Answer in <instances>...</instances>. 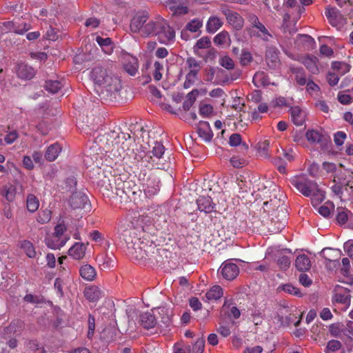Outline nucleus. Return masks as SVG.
<instances>
[{"mask_svg": "<svg viewBox=\"0 0 353 353\" xmlns=\"http://www.w3.org/2000/svg\"><path fill=\"white\" fill-rule=\"evenodd\" d=\"M164 152L165 148L163 145V144L160 142H155L152 150V153L153 154L154 157H155L157 159H160L162 157Z\"/></svg>", "mask_w": 353, "mask_h": 353, "instance_id": "obj_55", "label": "nucleus"}, {"mask_svg": "<svg viewBox=\"0 0 353 353\" xmlns=\"http://www.w3.org/2000/svg\"><path fill=\"white\" fill-rule=\"evenodd\" d=\"M3 26L5 30L19 34H23L31 28L30 24L18 21H6L3 23Z\"/></svg>", "mask_w": 353, "mask_h": 353, "instance_id": "obj_8", "label": "nucleus"}, {"mask_svg": "<svg viewBox=\"0 0 353 353\" xmlns=\"http://www.w3.org/2000/svg\"><path fill=\"white\" fill-rule=\"evenodd\" d=\"M163 18L157 17L154 20H150L143 26V35L148 36H157L159 27L161 25V21H163Z\"/></svg>", "mask_w": 353, "mask_h": 353, "instance_id": "obj_9", "label": "nucleus"}, {"mask_svg": "<svg viewBox=\"0 0 353 353\" xmlns=\"http://www.w3.org/2000/svg\"><path fill=\"white\" fill-rule=\"evenodd\" d=\"M148 248L150 249V250H145V245H143V247H139V248H135V255L134 256V258L137 261L150 260V251H152V250H158V249L156 248L155 245H150ZM152 253H154V251H152Z\"/></svg>", "mask_w": 353, "mask_h": 353, "instance_id": "obj_23", "label": "nucleus"}, {"mask_svg": "<svg viewBox=\"0 0 353 353\" xmlns=\"http://www.w3.org/2000/svg\"><path fill=\"white\" fill-rule=\"evenodd\" d=\"M318 59L312 55H307L303 58L302 63L306 68L312 74L319 72Z\"/></svg>", "mask_w": 353, "mask_h": 353, "instance_id": "obj_25", "label": "nucleus"}, {"mask_svg": "<svg viewBox=\"0 0 353 353\" xmlns=\"http://www.w3.org/2000/svg\"><path fill=\"white\" fill-rule=\"evenodd\" d=\"M342 347L341 343L338 340H330L328 341L325 353H333L340 350Z\"/></svg>", "mask_w": 353, "mask_h": 353, "instance_id": "obj_49", "label": "nucleus"}, {"mask_svg": "<svg viewBox=\"0 0 353 353\" xmlns=\"http://www.w3.org/2000/svg\"><path fill=\"white\" fill-rule=\"evenodd\" d=\"M252 60V57L250 52L248 51H242L240 57V63L243 65H248Z\"/></svg>", "mask_w": 353, "mask_h": 353, "instance_id": "obj_63", "label": "nucleus"}, {"mask_svg": "<svg viewBox=\"0 0 353 353\" xmlns=\"http://www.w3.org/2000/svg\"><path fill=\"white\" fill-rule=\"evenodd\" d=\"M205 341L203 339H198L193 345L190 353H203Z\"/></svg>", "mask_w": 353, "mask_h": 353, "instance_id": "obj_56", "label": "nucleus"}, {"mask_svg": "<svg viewBox=\"0 0 353 353\" xmlns=\"http://www.w3.org/2000/svg\"><path fill=\"white\" fill-rule=\"evenodd\" d=\"M202 26H203L202 20L197 19V18L193 19L189 23H187V25L185 26V30H184L181 32L182 38L187 39L185 37V30H188L191 32H197L200 31V28L202 27Z\"/></svg>", "mask_w": 353, "mask_h": 353, "instance_id": "obj_30", "label": "nucleus"}, {"mask_svg": "<svg viewBox=\"0 0 353 353\" xmlns=\"http://www.w3.org/2000/svg\"><path fill=\"white\" fill-rule=\"evenodd\" d=\"M250 315L252 317V321L255 325H261L263 319V313L261 309L253 308L250 310Z\"/></svg>", "mask_w": 353, "mask_h": 353, "instance_id": "obj_48", "label": "nucleus"}, {"mask_svg": "<svg viewBox=\"0 0 353 353\" xmlns=\"http://www.w3.org/2000/svg\"><path fill=\"white\" fill-rule=\"evenodd\" d=\"M26 206L30 212H36L39 207V199L34 194H28L26 199Z\"/></svg>", "mask_w": 353, "mask_h": 353, "instance_id": "obj_38", "label": "nucleus"}, {"mask_svg": "<svg viewBox=\"0 0 353 353\" xmlns=\"http://www.w3.org/2000/svg\"><path fill=\"white\" fill-rule=\"evenodd\" d=\"M199 136L205 141H210L213 137V132L207 121H200L197 126Z\"/></svg>", "mask_w": 353, "mask_h": 353, "instance_id": "obj_17", "label": "nucleus"}, {"mask_svg": "<svg viewBox=\"0 0 353 353\" xmlns=\"http://www.w3.org/2000/svg\"><path fill=\"white\" fill-rule=\"evenodd\" d=\"M350 214H352V213L347 209L337 208V222L341 225L345 224L347 221Z\"/></svg>", "mask_w": 353, "mask_h": 353, "instance_id": "obj_45", "label": "nucleus"}, {"mask_svg": "<svg viewBox=\"0 0 353 353\" xmlns=\"http://www.w3.org/2000/svg\"><path fill=\"white\" fill-rule=\"evenodd\" d=\"M332 68L339 75L342 76L348 72L350 70L349 64L345 62L334 61L332 64Z\"/></svg>", "mask_w": 353, "mask_h": 353, "instance_id": "obj_39", "label": "nucleus"}, {"mask_svg": "<svg viewBox=\"0 0 353 353\" xmlns=\"http://www.w3.org/2000/svg\"><path fill=\"white\" fill-rule=\"evenodd\" d=\"M212 112L213 107L210 104H203L199 108V114L204 117H209Z\"/></svg>", "mask_w": 353, "mask_h": 353, "instance_id": "obj_62", "label": "nucleus"}, {"mask_svg": "<svg viewBox=\"0 0 353 353\" xmlns=\"http://www.w3.org/2000/svg\"><path fill=\"white\" fill-rule=\"evenodd\" d=\"M23 323L19 321H13L12 323L6 328V333H13L17 334V332H20L23 328Z\"/></svg>", "mask_w": 353, "mask_h": 353, "instance_id": "obj_54", "label": "nucleus"}, {"mask_svg": "<svg viewBox=\"0 0 353 353\" xmlns=\"http://www.w3.org/2000/svg\"><path fill=\"white\" fill-rule=\"evenodd\" d=\"M196 203L198 209L205 213H210L214 209V204L212 203V200L210 196H200L197 199Z\"/></svg>", "mask_w": 353, "mask_h": 353, "instance_id": "obj_18", "label": "nucleus"}, {"mask_svg": "<svg viewBox=\"0 0 353 353\" xmlns=\"http://www.w3.org/2000/svg\"><path fill=\"white\" fill-rule=\"evenodd\" d=\"M138 61L135 58H132L131 61L125 63L124 65V69L125 72L130 76H134L138 71Z\"/></svg>", "mask_w": 353, "mask_h": 353, "instance_id": "obj_44", "label": "nucleus"}, {"mask_svg": "<svg viewBox=\"0 0 353 353\" xmlns=\"http://www.w3.org/2000/svg\"><path fill=\"white\" fill-rule=\"evenodd\" d=\"M334 208V204L332 202L327 201L323 205L321 206L318 211L319 214L324 217H328Z\"/></svg>", "mask_w": 353, "mask_h": 353, "instance_id": "obj_52", "label": "nucleus"}, {"mask_svg": "<svg viewBox=\"0 0 353 353\" xmlns=\"http://www.w3.org/2000/svg\"><path fill=\"white\" fill-rule=\"evenodd\" d=\"M46 89L51 93H57L62 87V83L59 81L48 80L46 82Z\"/></svg>", "mask_w": 353, "mask_h": 353, "instance_id": "obj_47", "label": "nucleus"}, {"mask_svg": "<svg viewBox=\"0 0 353 353\" xmlns=\"http://www.w3.org/2000/svg\"><path fill=\"white\" fill-rule=\"evenodd\" d=\"M241 136L237 133L232 134L229 139V144L232 147L239 145L241 143Z\"/></svg>", "mask_w": 353, "mask_h": 353, "instance_id": "obj_64", "label": "nucleus"}, {"mask_svg": "<svg viewBox=\"0 0 353 353\" xmlns=\"http://www.w3.org/2000/svg\"><path fill=\"white\" fill-rule=\"evenodd\" d=\"M157 37L160 43L168 44L174 40L175 31L170 27L167 21L163 19V21H161V25L159 27V30L157 32Z\"/></svg>", "mask_w": 353, "mask_h": 353, "instance_id": "obj_7", "label": "nucleus"}, {"mask_svg": "<svg viewBox=\"0 0 353 353\" xmlns=\"http://www.w3.org/2000/svg\"><path fill=\"white\" fill-rule=\"evenodd\" d=\"M197 74L196 70H190V72L186 74L185 79L183 83V88L188 89L194 85L197 80Z\"/></svg>", "mask_w": 353, "mask_h": 353, "instance_id": "obj_40", "label": "nucleus"}, {"mask_svg": "<svg viewBox=\"0 0 353 353\" xmlns=\"http://www.w3.org/2000/svg\"><path fill=\"white\" fill-rule=\"evenodd\" d=\"M17 246L23 250L25 254L31 259H34L37 256L35 247L32 243L28 240H21L18 242Z\"/></svg>", "mask_w": 353, "mask_h": 353, "instance_id": "obj_21", "label": "nucleus"}, {"mask_svg": "<svg viewBox=\"0 0 353 353\" xmlns=\"http://www.w3.org/2000/svg\"><path fill=\"white\" fill-rule=\"evenodd\" d=\"M16 193H17L16 188L12 185L6 186L4 188L3 196L10 202L13 201L14 200L15 196H16Z\"/></svg>", "mask_w": 353, "mask_h": 353, "instance_id": "obj_50", "label": "nucleus"}, {"mask_svg": "<svg viewBox=\"0 0 353 353\" xmlns=\"http://www.w3.org/2000/svg\"><path fill=\"white\" fill-rule=\"evenodd\" d=\"M84 296L89 301H97L102 296L100 289L97 286H90L84 290Z\"/></svg>", "mask_w": 353, "mask_h": 353, "instance_id": "obj_28", "label": "nucleus"}, {"mask_svg": "<svg viewBox=\"0 0 353 353\" xmlns=\"http://www.w3.org/2000/svg\"><path fill=\"white\" fill-rule=\"evenodd\" d=\"M159 191V181L155 179L148 180L143 185L144 194L148 198L156 195Z\"/></svg>", "mask_w": 353, "mask_h": 353, "instance_id": "obj_22", "label": "nucleus"}, {"mask_svg": "<svg viewBox=\"0 0 353 353\" xmlns=\"http://www.w3.org/2000/svg\"><path fill=\"white\" fill-rule=\"evenodd\" d=\"M154 71L153 72L154 79L159 81L162 78L161 71L163 70V65L159 61H155L154 63Z\"/></svg>", "mask_w": 353, "mask_h": 353, "instance_id": "obj_58", "label": "nucleus"}, {"mask_svg": "<svg viewBox=\"0 0 353 353\" xmlns=\"http://www.w3.org/2000/svg\"><path fill=\"white\" fill-rule=\"evenodd\" d=\"M87 245L83 243H75L68 250V255L72 259L80 260L85 256Z\"/></svg>", "mask_w": 353, "mask_h": 353, "instance_id": "obj_15", "label": "nucleus"}, {"mask_svg": "<svg viewBox=\"0 0 353 353\" xmlns=\"http://www.w3.org/2000/svg\"><path fill=\"white\" fill-rule=\"evenodd\" d=\"M223 289L219 285L212 287L205 294L208 301H216L223 296Z\"/></svg>", "mask_w": 353, "mask_h": 353, "instance_id": "obj_36", "label": "nucleus"}, {"mask_svg": "<svg viewBox=\"0 0 353 353\" xmlns=\"http://www.w3.org/2000/svg\"><path fill=\"white\" fill-rule=\"evenodd\" d=\"M94 83L101 90L109 94L119 91L121 81L118 77L102 67H96L92 69L90 74Z\"/></svg>", "mask_w": 353, "mask_h": 353, "instance_id": "obj_1", "label": "nucleus"}, {"mask_svg": "<svg viewBox=\"0 0 353 353\" xmlns=\"http://www.w3.org/2000/svg\"><path fill=\"white\" fill-rule=\"evenodd\" d=\"M148 20L145 14H137L133 17L130 23V30L133 32H140L143 36V29Z\"/></svg>", "mask_w": 353, "mask_h": 353, "instance_id": "obj_13", "label": "nucleus"}, {"mask_svg": "<svg viewBox=\"0 0 353 353\" xmlns=\"http://www.w3.org/2000/svg\"><path fill=\"white\" fill-rule=\"evenodd\" d=\"M16 72L19 78L24 80L32 79L36 74L35 70L32 66L24 63L17 64Z\"/></svg>", "mask_w": 353, "mask_h": 353, "instance_id": "obj_10", "label": "nucleus"}, {"mask_svg": "<svg viewBox=\"0 0 353 353\" xmlns=\"http://www.w3.org/2000/svg\"><path fill=\"white\" fill-rule=\"evenodd\" d=\"M211 41L208 37H203L199 39L194 46V52L198 54V51L201 49H207L210 47Z\"/></svg>", "mask_w": 353, "mask_h": 353, "instance_id": "obj_43", "label": "nucleus"}, {"mask_svg": "<svg viewBox=\"0 0 353 353\" xmlns=\"http://www.w3.org/2000/svg\"><path fill=\"white\" fill-rule=\"evenodd\" d=\"M338 100L341 103L347 105L353 102V96L351 97L345 92H341L338 94Z\"/></svg>", "mask_w": 353, "mask_h": 353, "instance_id": "obj_59", "label": "nucleus"}, {"mask_svg": "<svg viewBox=\"0 0 353 353\" xmlns=\"http://www.w3.org/2000/svg\"><path fill=\"white\" fill-rule=\"evenodd\" d=\"M70 236L67 232V226L64 223H59L54 228L53 233L46 238L48 248L52 250L60 249L65 245Z\"/></svg>", "mask_w": 353, "mask_h": 353, "instance_id": "obj_3", "label": "nucleus"}, {"mask_svg": "<svg viewBox=\"0 0 353 353\" xmlns=\"http://www.w3.org/2000/svg\"><path fill=\"white\" fill-rule=\"evenodd\" d=\"M62 150L61 145L58 143L50 145L46 150L45 157L48 161H54Z\"/></svg>", "mask_w": 353, "mask_h": 353, "instance_id": "obj_27", "label": "nucleus"}, {"mask_svg": "<svg viewBox=\"0 0 353 353\" xmlns=\"http://www.w3.org/2000/svg\"><path fill=\"white\" fill-rule=\"evenodd\" d=\"M88 202V196L81 192H74L69 201L70 205L73 209L83 208Z\"/></svg>", "mask_w": 353, "mask_h": 353, "instance_id": "obj_14", "label": "nucleus"}, {"mask_svg": "<svg viewBox=\"0 0 353 353\" xmlns=\"http://www.w3.org/2000/svg\"><path fill=\"white\" fill-rule=\"evenodd\" d=\"M223 24V20L217 16L209 17L206 23V31L209 33L216 32Z\"/></svg>", "mask_w": 353, "mask_h": 353, "instance_id": "obj_24", "label": "nucleus"}, {"mask_svg": "<svg viewBox=\"0 0 353 353\" xmlns=\"http://www.w3.org/2000/svg\"><path fill=\"white\" fill-rule=\"evenodd\" d=\"M306 137L312 143H319L322 141L323 135L318 130H309L306 132Z\"/></svg>", "mask_w": 353, "mask_h": 353, "instance_id": "obj_42", "label": "nucleus"}, {"mask_svg": "<svg viewBox=\"0 0 353 353\" xmlns=\"http://www.w3.org/2000/svg\"><path fill=\"white\" fill-rule=\"evenodd\" d=\"M290 114L293 123L297 126L302 125L305 120V112L299 107L295 106L290 109Z\"/></svg>", "mask_w": 353, "mask_h": 353, "instance_id": "obj_19", "label": "nucleus"}, {"mask_svg": "<svg viewBox=\"0 0 353 353\" xmlns=\"http://www.w3.org/2000/svg\"><path fill=\"white\" fill-rule=\"evenodd\" d=\"M219 63L223 68L228 70H232L234 67L233 60L228 56H224L220 59Z\"/></svg>", "mask_w": 353, "mask_h": 353, "instance_id": "obj_60", "label": "nucleus"}, {"mask_svg": "<svg viewBox=\"0 0 353 353\" xmlns=\"http://www.w3.org/2000/svg\"><path fill=\"white\" fill-rule=\"evenodd\" d=\"M321 252L323 257L329 261H338L341 255L339 249L324 248Z\"/></svg>", "mask_w": 353, "mask_h": 353, "instance_id": "obj_32", "label": "nucleus"}, {"mask_svg": "<svg viewBox=\"0 0 353 353\" xmlns=\"http://www.w3.org/2000/svg\"><path fill=\"white\" fill-rule=\"evenodd\" d=\"M52 212L48 209L41 210L37 216V221L41 224L48 223L51 219Z\"/></svg>", "mask_w": 353, "mask_h": 353, "instance_id": "obj_51", "label": "nucleus"}, {"mask_svg": "<svg viewBox=\"0 0 353 353\" xmlns=\"http://www.w3.org/2000/svg\"><path fill=\"white\" fill-rule=\"evenodd\" d=\"M325 16L332 26L340 27L345 23V19L336 8L327 9Z\"/></svg>", "mask_w": 353, "mask_h": 353, "instance_id": "obj_11", "label": "nucleus"}, {"mask_svg": "<svg viewBox=\"0 0 353 353\" xmlns=\"http://www.w3.org/2000/svg\"><path fill=\"white\" fill-rule=\"evenodd\" d=\"M295 266L299 271L301 272L310 270L311 268V261L310 258L306 254H299L296 259Z\"/></svg>", "mask_w": 353, "mask_h": 353, "instance_id": "obj_26", "label": "nucleus"}, {"mask_svg": "<svg viewBox=\"0 0 353 353\" xmlns=\"http://www.w3.org/2000/svg\"><path fill=\"white\" fill-rule=\"evenodd\" d=\"M152 312L153 313L144 312L140 315L139 323L145 329L148 330L155 326L158 327L157 319L155 316L156 312Z\"/></svg>", "mask_w": 353, "mask_h": 353, "instance_id": "obj_12", "label": "nucleus"}, {"mask_svg": "<svg viewBox=\"0 0 353 353\" xmlns=\"http://www.w3.org/2000/svg\"><path fill=\"white\" fill-rule=\"evenodd\" d=\"M96 41L105 54H110L112 52L113 45L110 38H102L101 37H97Z\"/></svg>", "mask_w": 353, "mask_h": 353, "instance_id": "obj_34", "label": "nucleus"}, {"mask_svg": "<svg viewBox=\"0 0 353 353\" xmlns=\"http://www.w3.org/2000/svg\"><path fill=\"white\" fill-rule=\"evenodd\" d=\"M288 254H291L289 249H283L278 252L276 261L281 270H287L290 267L291 259Z\"/></svg>", "mask_w": 353, "mask_h": 353, "instance_id": "obj_16", "label": "nucleus"}, {"mask_svg": "<svg viewBox=\"0 0 353 353\" xmlns=\"http://www.w3.org/2000/svg\"><path fill=\"white\" fill-rule=\"evenodd\" d=\"M222 14L225 17L228 23L236 30H241L244 25L243 18L236 12L226 6L221 8Z\"/></svg>", "mask_w": 353, "mask_h": 353, "instance_id": "obj_6", "label": "nucleus"}, {"mask_svg": "<svg viewBox=\"0 0 353 353\" xmlns=\"http://www.w3.org/2000/svg\"><path fill=\"white\" fill-rule=\"evenodd\" d=\"M230 41L229 34L225 31H222L215 36L214 42L217 46H224Z\"/></svg>", "mask_w": 353, "mask_h": 353, "instance_id": "obj_46", "label": "nucleus"}, {"mask_svg": "<svg viewBox=\"0 0 353 353\" xmlns=\"http://www.w3.org/2000/svg\"><path fill=\"white\" fill-rule=\"evenodd\" d=\"M79 273L81 276L86 281H93L97 276L94 268L88 264L82 265L79 270Z\"/></svg>", "mask_w": 353, "mask_h": 353, "instance_id": "obj_29", "label": "nucleus"}, {"mask_svg": "<svg viewBox=\"0 0 353 353\" xmlns=\"http://www.w3.org/2000/svg\"><path fill=\"white\" fill-rule=\"evenodd\" d=\"M282 289L285 292L290 294L301 296V293L300 292L299 289L291 284H286L283 285Z\"/></svg>", "mask_w": 353, "mask_h": 353, "instance_id": "obj_61", "label": "nucleus"}, {"mask_svg": "<svg viewBox=\"0 0 353 353\" xmlns=\"http://www.w3.org/2000/svg\"><path fill=\"white\" fill-rule=\"evenodd\" d=\"M256 34L259 37H261L265 41H268L272 37L268 29L263 23H261L256 28Z\"/></svg>", "mask_w": 353, "mask_h": 353, "instance_id": "obj_53", "label": "nucleus"}, {"mask_svg": "<svg viewBox=\"0 0 353 353\" xmlns=\"http://www.w3.org/2000/svg\"><path fill=\"white\" fill-rule=\"evenodd\" d=\"M199 94V91L197 89H194L186 95L185 99L183 103V108L184 110L187 111L190 110L195 102Z\"/></svg>", "mask_w": 353, "mask_h": 353, "instance_id": "obj_35", "label": "nucleus"}, {"mask_svg": "<svg viewBox=\"0 0 353 353\" xmlns=\"http://www.w3.org/2000/svg\"><path fill=\"white\" fill-rule=\"evenodd\" d=\"M152 311L156 312L158 328L163 330L168 329L172 325L173 311L167 306H161L154 308Z\"/></svg>", "mask_w": 353, "mask_h": 353, "instance_id": "obj_4", "label": "nucleus"}, {"mask_svg": "<svg viewBox=\"0 0 353 353\" xmlns=\"http://www.w3.org/2000/svg\"><path fill=\"white\" fill-rule=\"evenodd\" d=\"M253 83L257 86H265L269 84L268 77L263 72H256L253 77Z\"/></svg>", "mask_w": 353, "mask_h": 353, "instance_id": "obj_41", "label": "nucleus"}, {"mask_svg": "<svg viewBox=\"0 0 353 353\" xmlns=\"http://www.w3.org/2000/svg\"><path fill=\"white\" fill-rule=\"evenodd\" d=\"M218 274L225 280L232 281L239 275V268L231 260H226L221 265Z\"/></svg>", "mask_w": 353, "mask_h": 353, "instance_id": "obj_5", "label": "nucleus"}, {"mask_svg": "<svg viewBox=\"0 0 353 353\" xmlns=\"http://www.w3.org/2000/svg\"><path fill=\"white\" fill-rule=\"evenodd\" d=\"M347 138L346 134L343 131H338L334 135V141L336 146H342Z\"/></svg>", "mask_w": 353, "mask_h": 353, "instance_id": "obj_57", "label": "nucleus"}, {"mask_svg": "<svg viewBox=\"0 0 353 353\" xmlns=\"http://www.w3.org/2000/svg\"><path fill=\"white\" fill-rule=\"evenodd\" d=\"M291 72L295 74V80L300 85H304L307 83L305 72L303 68L291 66Z\"/></svg>", "mask_w": 353, "mask_h": 353, "instance_id": "obj_37", "label": "nucleus"}, {"mask_svg": "<svg viewBox=\"0 0 353 353\" xmlns=\"http://www.w3.org/2000/svg\"><path fill=\"white\" fill-rule=\"evenodd\" d=\"M333 301L336 303H341L345 308H347L350 304V295L348 291L344 290L341 292H336Z\"/></svg>", "mask_w": 353, "mask_h": 353, "instance_id": "obj_31", "label": "nucleus"}, {"mask_svg": "<svg viewBox=\"0 0 353 353\" xmlns=\"http://www.w3.org/2000/svg\"><path fill=\"white\" fill-rule=\"evenodd\" d=\"M292 185L305 196L311 197L313 205H317L325 199V192L317 183L305 176H296L291 179Z\"/></svg>", "mask_w": 353, "mask_h": 353, "instance_id": "obj_2", "label": "nucleus"}, {"mask_svg": "<svg viewBox=\"0 0 353 353\" xmlns=\"http://www.w3.org/2000/svg\"><path fill=\"white\" fill-rule=\"evenodd\" d=\"M96 261L101 269H110L114 266V257L112 254L101 253L97 256Z\"/></svg>", "mask_w": 353, "mask_h": 353, "instance_id": "obj_20", "label": "nucleus"}, {"mask_svg": "<svg viewBox=\"0 0 353 353\" xmlns=\"http://www.w3.org/2000/svg\"><path fill=\"white\" fill-rule=\"evenodd\" d=\"M266 61L271 68H274L279 63L278 50L276 48H270L266 52Z\"/></svg>", "mask_w": 353, "mask_h": 353, "instance_id": "obj_33", "label": "nucleus"}]
</instances>
